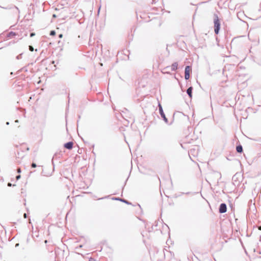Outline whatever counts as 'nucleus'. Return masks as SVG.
<instances>
[{"label": "nucleus", "instance_id": "1", "mask_svg": "<svg viewBox=\"0 0 261 261\" xmlns=\"http://www.w3.org/2000/svg\"><path fill=\"white\" fill-rule=\"evenodd\" d=\"M214 28H215V29H214L215 33L216 34H218L219 32V30H220V23L219 20L218 19V17L217 16L214 19Z\"/></svg>", "mask_w": 261, "mask_h": 261}, {"label": "nucleus", "instance_id": "2", "mask_svg": "<svg viewBox=\"0 0 261 261\" xmlns=\"http://www.w3.org/2000/svg\"><path fill=\"white\" fill-rule=\"evenodd\" d=\"M158 107H159V113H160L162 118L163 119L165 122L167 123L168 122V119L166 117V116L163 112L162 107L160 103H159Z\"/></svg>", "mask_w": 261, "mask_h": 261}, {"label": "nucleus", "instance_id": "3", "mask_svg": "<svg viewBox=\"0 0 261 261\" xmlns=\"http://www.w3.org/2000/svg\"><path fill=\"white\" fill-rule=\"evenodd\" d=\"M191 70V68L190 66H187L185 68V77L186 80H188L190 77V72Z\"/></svg>", "mask_w": 261, "mask_h": 261}, {"label": "nucleus", "instance_id": "4", "mask_svg": "<svg viewBox=\"0 0 261 261\" xmlns=\"http://www.w3.org/2000/svg\"><path fill=\"white\" fill-rule=\"evenodd\" d=\"M227 207L226 205L224 203L221 204L219 208V212L220 213H224L226 212Z\"/></svg>", "mask_w": 261, "mask_h": 261}, {"label": "nucleus", "instance_id": "5", "mask_svg": "<svg viewBox=\"0 0 261 261\" xmlns=\"http://www.w3.org/2000/svg\"><path fill=\"white\" fill-rule=\"evenodd\" d=\"M64 147L68 149H72L73 147V143L72 142H69L64 144Z\"/></svg>", "mask_w": 261, "mask_h": 261}, {"label": "nucleus", "instance_id": "6", "mask_svg": "<svg viewBox=\"0 0 261 261\" xmlns=\"http://www.w3.org/2000/svg\"><path fill=\"white\" fill-rule=\"evenodd\" d=\"M178 63L177 62L173 63L171 65V70L175 71L177 69Z\"/></svg>", "mask_w": 261, "mask_h": 261}, {"label": "nucleus", "instance_id": "7", "mask_svg": "<svg viewBox=\"0 0 261 261\" xmlns=\"http://www.w3.org/2000/svg\"><path fill=\"white\" fill-rule=\"evenodd\" d=\"M192 87H190L187 90V93L190 97H192Z\"/></svg>", "mask_w": 261, "mask_h": 261}, {"label": "nucleus", "instance_id": "8", "mask_svg": "<svg viewBox=\"0 0 261 261\" xmlns=\"http://www.w3.org/2000/svg\"><path fill=\"white\" fill-rule=\"evenodd\" d=\"M236 150L238 152L241 153L243 151V147L241 145H238L236 147Z\"/></svg>", "mask_w": 261, "mask_h": 261}, {"label": "nucleus", "instance_id": "9", "mask_svg": "<svg viewBox=\"0 0 261 261\" xmlns=\"http://www.w3.org/2000/svg\"><path fill=\"white\" fill-rule=\"evenodd\" d=\"M14 36H15V33L13 32H11L9 33L7 35L8 37H10V38H11Z\"/></svg>", "mask_w": 261, "mask_h": 261}, {"label": "nucleus", "instance_id": "10", "mask_svg": "<svg viewBox=\"0 0 261 261\" xmlns=\"http://www.w3.org/2000/svg\"><path fill=\"white\" fill-rule=\"evenodd\" d=\"M56 34V32L55 31H51L50 33V35L54 36Z\"/></svg>", "mask_w": 261, "mask_h": 261}, {"label": "nucleus", "instance_id": "11", "mask_svg": "<svg viewBox=\"0 0 261 261\" xmlns=\"http://www.w3.org/2000/svg\"><path fill=\"white\" fill-rule=\"evenodd\" d=\"M31 166L33 167V168H35L36 167L37 165L35 163H32L31 164Z\"/></svg>", "mask_w": 261, "mask_h": 261}, {"label": "nucleus", "instance_id": "12", "mask_svg": "<svg viewBox=\"0 0 261 261\" xmlns=\"http://www.w3.org/2000/svg\"><path fill=\"white\" fill-rule=\"evenodd\" d=\"M21 176L20 175H18L16 176V179L18 180V179H19L20 178Z\"/></svg>", "mask_w": 261, "mask_h": 261}, {"label": "nucleus", "instance_id": "13", "mask_svg": "<svg viewBox=\"0 0 261 261\" xmlns=\"http://www.w3.org/2000/svg\"><path fill=\"white\" fill-rule=\"evenodd\" d=\"M29 49H30L31 51H33L34 48H33V46H29Z\"/></svg>", "mask_w": 261, "mask_h": 261}, {"label": "nucleus", "instance_id": "14", "mask_svg": "<svg viewBox=\"0 0 261 261\" xmlns=\"http://www.w3.org/2000/svg\"><path fill=\"white\" fill-rule=\"evenodd\" d=\"M17 172H18V173H20V172H21L20 168H18V169H17Z\"/></svg>", "mask_w": 261, "mask_h": 261}, {"label": "nucleus", "instance_id": "15", "mask_svg": "<svg viewBox=\"0 0 261 261\" xmlns=\"http://www.w3.org/2000/svg\"><path fill=\"white\" fill-rule=\"evenodd\" d=\"M34 35H35V34H34V33H31V34L30 36H31V37H33V36H34Z\"/></svg>", "mask_w": 261, "mask_h": 261}, {"label": "nucleus", "instance_id": "16", "mask_svg": "<svg viewBox=\"0 0 261 261\" xmlns=\"http://www.w3.org/2000/svg\"><path fill=\"white\" fill-rule=\"evenodd\" d=\"M89 261H94V259L92 258H90Z\"/></svg>", "mask_w": 261, "mask_h": 261}, {"label": "nucleus", "instance_id": "17", "mask_svg": "<svg viewBox=\"0 0 261 261\" xmlns=\"http://www.w3.org/2000/svg\"><path fill=\"white\" fill-rule=\"evenodd\" d=\"M59 37V38H62L63 35L62 34H60Z\"/></svg>", "mask_w": 261, "mask_h": 261}, {"label": "nucleus", "instance_id": "18", "mask_svg": "<svg viewBox=\"0 0 261 261\" xmlns=\"http://www.w3.org/2000/svg\"><path fill=\"white\" fill-rule=\"evenodd\" d=\"M20 55H20L19 56H18L17 57V58H17V59H19V56H20Z\"/></svg>", "mask_w": 261, "mask_h": 261}, {"label": "nucleus", "instance_id": "19", "mask_svg": "<svg viewBox=\"0 0 261 261\" xmlns=\"http://www.w3.org/2000/svg\"><path fill=\"white\" fill-rule=\"evenodd\" d=\"M258 229L261 230V226L258 227Z\"/></svg>", "mask_w": 261, "mask_h": 261}, {"label": "nucleus", "instance_id": "20", "mask_svg": "<svg viewBox=\"0 0 261 261\" xmlns=\"http://www.w3.org/2000/svg\"><path fill=\"white\" fill-rule=\"evenodd\" d=\"M15 122L16 123H18V120H15Z\"/></svg>", "mask_w": 261, "mask_h": 261}, {"label": "nucleus", "instance_id": "21", "mask_svg": "<svg viewBox=\"0 0 261 261\" xmlns=\"http://www.w3.org/2000/svg\"><path fill=\"white\" fill-rule=\"evenodd\" d=\"M6 124H7V125H9V122H7L6 123Z\"/></svg>", "mask_w": 261, "mask_h": 261}, {"label": "nucleus", "instance_id": "22", "mask_svg": "<svg viewBox=\"0 0 261 261\" xmlns=\"http://www.w3.org/2000/svg\"><path fill=\"white\" fill-rule=\"evenodd\" d=\"M8 186H11V184L8 183Z\"/></svg>", "mask_w": 261, "mask_h": 261}, {"label": "nucleus", "instance_id": "23", "mask_svg": "<svg viewBox=\"0 0 261 261\" xmlns=\"http://www.w3.org/2000/svg\"><path fill=\"white\" fill-rule=\"evenodd\" d=\"M56 16L55 14L53 15V17H55Z\"/></svg>", "mask_w": 261, "mask_h": 261}, {"label": "nucleus", "instance_id": "24", "mask_svg": "<svg viewBox=\"0 0 261 261\" xmlns=\"http://www.w3.org/2000/svg\"><path fill=\"white\" fill-rule=\"evenodd\" d=\"M24 217H26V214H24Z\"/></svg>", "mask_w": 261, "mask_h": 261}]
</instances>
